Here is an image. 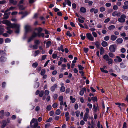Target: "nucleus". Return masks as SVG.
I'll return each instance as SVG.
<instances>
[{"mask_svg": "<svg viewBox=\"0 0 128 128\" xmlns=\"http://www.w3.org/2000/svg\"><path fill=\"white\" fill-rule=\"evenodd\" d=\"M52 43L50 41H48L47 42L46 44V48H49L50 46L51 45Z\"/></svg>", "mask_w": 128, "mask_h": 128, "instance_id": "nucleus-23", "label": "nucleus"}, {"mask_svg": "<svg viewBox=\"0 0 128 128\" xmlns=\"http://www.w3.org/2000/svg\"><path fill=\"white\" fill-rule=\"evenodd\" d=\"M50 93V92L48 90H46L44 92V94L46 96L48 95Z\"/></svg>", "mask_w": 128, "mask_h": 128, "instance_id": "nucleus-46", "label": "nucleus"}, {"mask_svg": "<svg viewBox=\"0 0 128 128\" xmlns=\"http://www.w3.org/2000/svg\"><path fill=\"white\" fill-rule=\"evenodd\" d=\"M0 54L1 55H2L4 54L5 56H6V53L4 52V50H0Z\"/></svg>", "mask_w": 128, "mask_h": 128, "instance_id": "nucleus-31", "label": "nucleus"}, {"mask_svg": "<svg viewBox=\"0 0 128 128\" xmlns=\"http://www.w3.org/2000/svg\"><path fill=\"white\" fill-rule=\"evenodd\" d=\"M86 37L89 40H90V41H93L94 40V38L90 33H87L86 34Z\"/></svg>", "mask_w": 128, "mask_h": 128, "instance_id": "nucleus-5", "label": "nucleus"}, {"mask_svg": "<svg viewBox=\"0 0 128 128\" xmlns=\"http://www.w3.org/2000/svg\"><path fill=\"white\" fill-rule=\"evenodd\" d=\"M70 99L72 103H74L76 100V99L75 98H73L72 96H70Z\"/></svg>", "mask_w": 128, "mask_h": 128, "instance_id": "nucleus-25", "label": "nucleus"}, {"mask_svg": "<svg viewBox=\"0 0 128 128\" xmlns=\"http://www.w3.org/2000/svg\"><path fill=\"white\" fill-rule=\"evenodd\" d=\"M57 56V55L56 54H53L52 55V57L53 59H55Z\"/></svg>", "mask_w": 128, "mask_h": 128, "instance_id": "nucleus-58", "label": "nucleus"}, {"mask_svg": "<svg viewBox=\"0 0 128 128\" xmlns=\"http://www.w3.org/2000/svg\"><path fill=\"white\" fill-rule=\"evenodd\" d=\"M116 45L115 46L113 45H110L109 48L110 51L111 52H114L116 49Z\"/></svg>", "mask_w": 128, "mask_h": 128, "instance_id": "nucleus-4", "label": "nucleus"}, {"mask_svg": "<svg viewBox=\"0 0 128 128\" xmlns=\"http://www.w3.org/2000/svg\"><path fill=\"white\" fill-rule=\"evenodd\" d=\"M104 48L103 47H101L100 48V54L101 55H102L104 53Z\"/></svg>", "mask_w": 128, "mask_h": 128, "instance_id": "nucleus-35", "label": "nucleus"}, {"mask_svg": "<svg viewBox=\"0 0 128 128\" xmlns=\"http://www.w3.org/2000/svg\"><path fill=\"white\" fill-rule=\"evenodd\" d=\"M0 60L1 62H3L6 60V58L4 56H1L0 58Z\"/></svg>", "mask_w": 128, "mask_h": 128, "instance_id": "nucleus-9", "label": "nucleus"}, {"mask_svg": "<svg viewBox=\"0 0 128 128\" xmlns=\"http://www.w3.org/2000/svg\"><path fill=\"white\" fill-rule=\"evenodd\" d=\"M38 36L40 37L42 36L43 37L44 36V33L41 32L37 33Z\"/></svg>", "mask_w": 128, "mask_h": 128, "instance_id": "nucleus-20", "label": "nucleus"}, {"mask_svg": "<svg viewBox=\"0 0 128 128\" xmlns=\"http://www.w3.org/2000/svg\"><path fill=\"white\" fill-rule=\"evenodd\" d=\"M47 55L46 54L42 56V60H44L46 57Z\"/></svg>", "mask_w": 128, "mask_h": 128, "instance_id": "nucleus-59", "label": "nucleus"}, {"mask_svg": "<svg viewBox=\"0 0 128 128\" xmlns=\"http://www.w3.org/2000/svg\"><path fill=\"white\" fill-rule=\"evenodd\" d=\"M70 89L69 88H68L66 89L65 92L66 94H68L70 92Z\"/></svg>", "mask_w": 128, "mask_h": 128, "instance_id": "nucleus-49", "label": "nucleus"}, {"mask_svg": "<svg viewBox=\"0 0 128 128\" xmlns=\"http://www.w3.org/2000/svg\"><path fill=\"white\" fill-rule=\"evenodd\" d=\"M112 52H110L108 53V54L110 57L113 58L114 57V55L112 53Z\"/></svg>", "mask_w": 128, "mask_h": 128, "instance_id": "nucleus-42", "label": "nucleus"}, {"mask_svg": "<svg viewBox=\"0 0 128 128\" xmlns=\"http://www.w3.org/2000/svg\"><path fill=\"white\" fill-rule=\"evenodd\" d=\"M40 51L39 50H38L34 52L35 54L34 56H37L38 54L40 53Z\"/></svg>", "mask_w": 128, "mask_h": 128, "instance_id": "nucleus-47", "label": "nucleus"}, {"mask_svg": "<svg viewBox=\"0 0 128 128\" xmlns=\"http://www.w3.org/2000/svg\"><path fill=\"white\" fill-rule=\"evenodd\" d=\"M35 30H37L38 31V32H41L43 30V29L42 28L40 27H39L38 28H35Z\"/></svg>", "mask_w": 128, "mask_h": 128, "instance_id": "nucleus-15", "label": "nucleus"}, {"mask_svg": "<svg viewBox=\"0 0 128 128\" xmlns=\"http://www.w3.org/2000/svg\"><path fill=\"white\" fill-rule=\"evenodd\" d=\"M114 69L116 70L118 72H120V69L116 65H115Z\"/></svg>", "mask_w": 128, "mask_h": 128, "instance_id": "nucleus-21", "label": "nucleus"}, {"mask_svg": "<svg viewBox=\"0 0 128 128\" xmlns=\"http://www.w3.org/2000/svg\"><path fill=\"white\" fill-rule=\"evenodd\" d=\"M93 108L94 109V111L95 112H96L97 110V108L95 104H94L93 105Z\"/></svg>", "mask_w": 128, "mask_h": 128, "instance_id": "nucleus-39", "label": "nucleus"}, {"mask_svg": "<svg viewBox=\"0 0 128 128\" xmlns=\"http://www.w3.org/2000/svg\"><path fill=\"white\" fill-rule=\"evenodd\" d=\"M39 94V96L40 97H42L44 94V90H41Z\"/></svg>", "mask_w": 128, "mask_h": 128, "instance_id": "nucleus-33", "label": "nucleus"}, {"mask_svg": "<svg viewBox=\"0 0 128 128\" xmlns=\"http://www.w3.org/2000/svg\"><path fill=\"white\" fill-rule=\"evenodd\" d=\"M115 28V26L114 25H111L108 28V30H112L114 29Z\"/></svg>", "mask_w": 128, "mask_h": 128, "instance_id": "nucleus-32", "label": "nucleus"}, {"mask_svg": "<svg viewBox=\"0 0 128 128\" xmlns=\"http://www.w3.org/2000/svg\"><path fill=\"white\" fill-rule=\"evenodd\" d=\"M6 3V1L5 0L0 1V4H4Z\"/></svg>", "mask_w": 128, "mask_h": 128, "instance_id": "nucleus-55", "label": "nucleus"}, {"mask_svg": "<svg viewBox=\"0 0 128 128\" xmlns=\"http://www.w3.org/2000/svg\"><path fill=\"white\" fill-rule=\"evenodd\" d=\"M40 84L39 82H36L34 86V88H38Z\"/></svg>", "mask_w": 128, "mask_h": 128, "instance_id": "nucleus-27", "label": "nucleus"}, {"mask_svg": "<svg viewBox=\"0 0 128 128\" xmlns=\"http://www.w3.org/2000/svg\"><path fill=\"white\" fill-rule=\"evenodd\" d=\"M33 49H36L38 48V45L36 44H34L32 46Z\"/></svg>", "mask_w": 128, "mask_h": 128, "instance_id": "nucleus-57", "label": "nucleus"}, {"mask_svg": "<svg viewBox=\"0 0 128 128\" xmlns=\"http://www.w3.org/2000/svg\"><path fill=\"white\" fill-rule=\"evenodd\" d=\"M34 39L37 36H38L37 33L35 32H33L31 36Z\"/></svg>", "mask_w": 128, "mask_h": 128, "instance_id": "nucleus-24", "label": "nucleus"}, {"mask_svg": "<svg viewBox=\"0 0 128 128\" xmlns=\"http://www.w3.org/2000/svg\"><path fill=\"white\" fill-rule=\"evenodd\" d=\"M83 34H80V36L81 37V38L82 40H84L86 38V36H85V35H84V36H83Z\"/></svg>", "mask_w": 128, "mask_h": 128, "instance_id": "nucleus-51", "label": "nucleus"}, {"mask_svg": "<svg viewBox=\"0 0 128 128\" xmlns=\"http://www.w3.org/2000/svg\"><path fill=\"white\" fill-rule=\"evenodd\" d=\"M2 128H4L7 125V123L6 120H4L2 121Z\"/></svg>", "mask_w": 128, "mask_h": 128, "instance_id": "nucleus-11", "label": "nucleus"}, {"mask_svg": "<svg viewBox=\"0 0 128 128\" xmlns=\"http://www.w3.org/2000/svg\"><path fill=\"white\" fill-rule=\"evenodd\" d=\"M126 67L125 64L122 62L120 63V67L121 68H124Z\"/></svg>", "mask_w": 128, "mask_h": 128, "instance_id": "nucleus-26", "label": "nucleus"}, {"mask_svg": "<svg viewBox=\"0 0 128 128\" xmlns=\"http://www.w3.org/2000/svg\"><path fill=\"white\" fill-rule=\"evenodd\" d=\"M116 58L118 59V62H120L122 61V59L119 56H116Z\"/></svg>", "mask_w": 128, "mask_h": 128, "instance_id": "nucleus-36", "label": "nucleus"}, {"mask_svg": "<svg viewBox=\"0 0 128 128\" xmlns=\"http://www.w3.org/2000/svg\"><path fill=\"white\" fill-rule=\"evenodd\" d=\"M60 110L58 109L56 112V114L57 115H59L60 113Z\"/></svg>", "mask_w": 128, "mask_h": 128, "instance_id": "nucleus-44", "label": "nucleus"}, {"mask_svg": "<svg viewBox=\"0 0 128 128\" xmlns=\"http://www.w3.org/2000/svg\"><path fill=\"white\" fill-rule=\"evenodd\" d=\"M105 10V8L103 7H100V10L101 12L104 11Z\"/></svg>", "mask_w": 128, "mask_h": 128, "instance_id": "nucleus-56", "label": "nucleus"}, {"mask_svg": "<svg viewBox=\"0 0 128 128\" xmlns=\"http://www.w3.org/2000/svg\"><path fill=\"white\" fill-rule=\"evenodd\" d=\"M52 108V106L51 105L47 106L46 108V109L48 110H50Z\"/></svg>", "mask_w": 128, "mask_h": 128, "instance_id": "nucleus-53", "label": "nucleus"}, {"mask_svg": "<svg viewBox=\"0 0 128 128\" xmlns=\"http://www.w3.org/2000/svg\"><path fill=\"white\" fill-rule=\"evenodd\" d=\"M101 44L104 47H105L108 46L107 42L105 41H102V42Z\"/></svg>", "mask_w": 128, "mask_h": 128, "instance_id": "nucleus-17", "label": "nucleus"}, {"mask_svg": "<svg viewBox=\"0 0 128 128\" xmlns=\"http://www.w3.org/2000/svg\"><path fill=\"white\" fill-rule=\"evenodd\" d=\"M20 26V25L15 24H12L11 23V24L10 25V28H18L19 27V26Z\"/></svg>", "mask_w": 128, "mask_h": 128, "instance_id": "nucleus-8", "label": "nucleus"}, {"mask_svg": "<svg viewBox=\"0 0 128 128\" xmlns=\"http://www.w3.org/2000/svg\"><path fill=\"white\" fill-rule=\"evenodd\" d=\"M10 42V40L8 38H7L5 40V42L6 43Z\"/></svg>", "mask_w": 128, "mask_h": 128, "instance_id": "nucleus-41", "label": "nucleus"}, {"mask_svg": "<svg viewBox=\"0 0 128 128\" xmlns=\"http://www.w3.org/2000/svg\"><path fill=\"white\" fill-rule=\"evenodd\" d=\"M76 116L77 117H78L79 116L80 112V111L77 110L76 112Z\"/></svg>", "mask_w": 128, "mask_h": 128, "instance_id": "nucleus-63", "label": "nucleus"}, {"mask_svg": "<svg viewBox=\"0 0 128 128\" xmlns=\"http://www.w3.org/2000/svg\"><path fill=\"white\" fill-rule=\"evenodd\" d=\"M66 35L69 37H71L72 36V35L70 33V31H69L67 32Z\"/></svg>", "mask_w": 128, "mask_h": 128, "instance_id": "nucleus-43", "label": "nucleus"}, {"mask_svg": "<svg viewBox=\"0 0 128 128\" xmlns=\"http://www.w3.org/2000/svg\"><path fill=\"white\" fill-rule=\"evenodd\" d=\"M100 121H98V122L97 126L98 128H100Z\"/></svg>", "mask_w": 128, "mask_h": 128, "instance_id": "nucleus-62", "label": "nucleus"}, {"mask_svg": "<svg viewBox=\"0 0 128 128\" xmlns=\"http://www.w3.org/2000/svg\"><path fill=\"white\" fill-rule=\"evenodd\" d=\"M86 88L85 87H84L82 88L79 94L81 96L83 95L84 92H86Z\"/></svg>", "mask_w": 128, "mask_h": 128, "instance_id": "nucleus-6", "label": "nucleus"}, {"mask_svg": "<svg viewBox=\"0 0 128 128\" xmlns=\"http://www.w3.org/2000/svg\"><path fill=\"white\" fill-rule=\"evenodd\" d=\"M95 44L97 48L98 49L100 48V42L98 41H96L95 43Z\"/></svg>", "mask_w": 128, "mask_h": 128, "instance_id": "nucleus-18", "label": "nucleus"}, {"mask_svg": "<svg viewBox=\"0 0 128 128\" xmlns=\"http://www.w3.org/2000/svg\"><path fill=\"white\" fill-rule=\"evenodd\" d=\"M57 85L56 84H54L53 86L51 87L50 89L53 92H54L55 90V88H57Z\"/></svg>", "mask_w": 128, "mask_h": 128, "instance_id": "nucleus-10", "label": "nucleus"}, {"mask_svg": "<svg viewBox=\"0 0 128 128\" xmlns=\"http://www.w3.org/2000/svg\"><path fill=\"white\" fill-rule=\"evenodd\" d=\"M91 99V100H92L94 102H97L98 101L97 98L96 96L92 97Z\"/></svg>", "mask_w": 128, "mask_h": 128, "instance_id": "nucleus-22", "label": "nucleus"}, {"mask_svg": "<svg viewBox=\"0 0 128 128\" xmlns=\"http://www.w3.org/2000/svg\"><path fill=\"white\" fill-rule=\"evenodd\" d=\"M65 1L66 2L67 1V4L69 6H70L71 5V2L69 0H65Z\"/></svg>", "mask_w": 128, "mask_h": 128, "instance_id": "nucleus-38", "label": "nucleus"}, {"mask_svg": "<svg viewBox=\"0 0 128 128\" xmlns=\"http://www.w3.org/2000/svg\"><path fill=\"white\" fill-rule=\"evenodd\" d=\"M20 26H19L18 28H16V30L15 31V32L16 33H19L20 32Z\"/></svg>", "mask_w": 128, "mask_h": 128, "instance_id": "nucleus-45", "label": "nucleus"}, {"mask_svg": "<svg viewBox=\"0 0 128 128\" xmlns=\"http://www.w3.org/2000/svg\"><path fill=\"white\" fill-rule=\"evenodd\" d=\"M103 58L106 60V62H108V64L110 65L112 63L113 60L112 59L110 58L107 54L104 55L103 57Z\"/></svg>", "mask_w": 128, "mask_h": 128, "instance_id": "nucleus-1", "label": "nucleus"}, {"mask_svg": "<svg viewBox=\"0 0 128 128\" xmlns=\"http://www.w3.org/2000/svg\"><path fill=\"white\" fill-rule=\"evenodd\" d=\"M80 11L82 13L86 12V9L84 7H81L80 8Z\"/></svg>", "mask_w": 128, "mask_h": 128, "instance_id": "nucleus-19", "label": "nucleus"}, {"mask_svg": "<svg viewBox=\"0 0 128 128\" xmlns=\"http://www.w3.org/2000/svg\"><path fill=\"white\" fill-rule=\"evenodd\" d=\"M117 38V36L114 34L110 36L111 40L112 41H114Z\"/></svg>", "mask_w": 128, "mask_h": 128, "instance_id": "nucleus-16", "label": "nucleus"}, {"mask_svg": "<svg viewBox=\"0 0 128 128\" xmlns=\"http://www.w3.org/2000/svg\"><path fill=\"white\" fill-rule=\"evenodd\" d=\"M10 12H9L7 13H4V16H4L3 17V19H8L9 17V16L10 15Z\"/></svg>", "mask_w": 128, "mask_h": 128, "instance_id": "nucleus-7", "label": "nucleus"}, {"mask_svg": "<svg viewBox=\"0 0 128 128\" xmlns=\"http://www.w3.org/2000/svg\"><path fill=\"white\" fill-rule=\"evenodd\" d=\"M11 23L8 20V21L6 22V24L7 26H10Z\"/></svg>", "mask_w": 128, "mask_h": 128, "instance_id": "nucleus-60", "label": "nucleus"}, {"mask_svg": "<svg viewBox=\"0 0 128 128\" xmlns=\"http://www.w3.org/2000/svg\"><path fill=\"white\" fill-rule=\"evenodd\" d=\"M126 17V16L125 15L122 14L120 18L118 19V20L121 23L124 22L125 21V19Z\"/></svg>", "mask_w": 128, "mask_h": 128, "instance_id": "nucleus-3", "label": "nucleus"}, {"mask_svg": "<svg viewBox=\"0 0 128 128\" xmlns=\"http://www.w3.org/2000/svg\"><path fill=\"white\" fill-rule=\"evenodd\" d=\"M19 9L21 10H24L25 8L24 7L23 5H20L19 4L18 5Z\"/></svg>", "mask_w": 128, "mask_h": 128, "instance_id": "nucleus-28", "label": "nucleus"}, {"mask_svg": "<svg viewBox=\"0 0 128 128\" xmlns=\"http://www.w3.org/2000/svg\"><path fill=\"white\" fill-rule=\"evenodd\" d=\"M109 37L108 36H106L104 38V40H105L108 41L109 39Z\"/></svg>", "mask_w": 128, "mask_h": 128, "instance_id": "nucleus-54", "label": "nucleus"}, {"mask_svg": "<svg viewBox=\"0 0 128 128\" xmlns=\"http://www.w3.org/2000/svg\"><path fill=\"white\" fill-rule=\"evenodd\" d=\"M58 106V104L56 103H54L52 105V107L54 108H56Z\"/></svg>", "mask_w": 128, "mask_h": 128, "instance_id": "nucleus-64", "label": "nucleus"}, {"mask_svg": "<svg viewBox=\"0 0 128 128\" xmlns=\"http://www.w3.org/2000/svg\"><path fill=\"white\" fill-rule=\"evenodd\" d=\"M38 63L37 62H35L32 64V66L34 68H36L38 65Z\"/></svg>", "mask_w": 128, "mask_h": 128, "instance_id": "nucleus-30", "label": "nucleus"}, {"mask_svg": "<svg viewBox=\"0 0 128 128\" xmlns=\"http://www.w3.org/2000/svg\"><path fill=\"white\" fill-rule=\"evenodd\" d=\"M118 12L116 11H114L113 12L112 14V15L114 16H115L116 15H118Z\"/></svg>", "mask_w": 128, "mask_h": 128, "instance_id": "nucleus-48", "label": "nucleus"}, {"mask_svg": "<svg viewBox=\"0 0 128 128\" xmlns=\"http://www.w3.org/2000/svg\"><path fill=\"white\" fill-rule=\"evenodd\" d=\"M35 119L34 118H33L32 120H31L30 123V126H31L32 125V124L35 121Z\"/></svg>", "mask_w": 128, "mask_h": 128, "instance_id": "nucleus-52", "label": "nucleus"}, {"mask_svg": "<svg viewBox=\"0 0 128 128\" xmlns=\"http://www.w3.org/2000/svg\"><path fill=\"white\" fill-rule=\"evenodd\" d=\"M46 72V70L45 69H42L40 72V74L42 76L44 75Z\"/></svg>", "mask_w": 128, "mask_h": 128, "instance_id": "nucleus-37", "label": "nucleus"}, {"mask_svg": "<svg viewBox=\"0 0 128 128\" xmlns=\"http://www.w3.org/2000/svg\"><path fill=\"white\" fill-rule=\"evenodd\" d=\"M65 90V88L64 86H61L60 88V91L61 92H64Z\"/></svg>", "mask_w": 128, "mask_h": 128, "instance_id": "nucleus-34", "label": "nucleus"}, {"mask_svg": "<svg viewBox=\"0 0 128 128\" xmlns=\"http://www.w3.org/2000/svg\"><path fill=\"white\" fill-rule=\"evenodd\" d=\"M83 49L84 52L86 53H87L88 51V48H84Z\"/></svg>", "mask_w": 128, "mask_h": 128, "instance_id": "nucleus-50", "label": "nucleus"}, {"mask_svg": "<svg viewBox=\"0 0 128 128\" xmlns=\"http://www.w3.org/2000/svg\"><path fill=\"white\" fill-rule=\"evenodd\" d=\"M123 41V40L121 38H119L117 39L116 40V42L118 44L122 43Z\"/></svg>", "mask_w": 128, "mask_h": 128, "instance_id": "nucleus-12", "label": "nucleus"}, {"mask_svg": "<svg viewBox=\"0 0 128 128\" xmlns=\"http://www.w3.org/2000/svg\"><path fill=\"white\" fill-rule=\"evenodd\" d=\"M110 20V19L109 18H108L106 19L104 21V22L105 23H107Z\"/></svg>", "mask_w": 128, "mask_h": 128, "instance_id": "nucleus-61", "label": "nucleus"}, {"mask_svg": "<svg viewBox=\"0 0 128 128\" xmlns=\"http://www.w3.org/2000/svg\"><path fill=\"white\" fill-rule=\"evenodd\" d=\"M38 126V122L36 121L34 123V125H32L30 127L32 128H36V127H37Z\"/></svg>", "mask_w": 128, "mask_h": 128, "instance_id": "nucleus-14", "label": "nucleus"}, {"mask_svg": "<svg viewBox=\"0 0 128 128\" xmlns=\"http://www.w3.org/2000/svg\"><path fill=\"white\" fill-rule=\"evenodd\" d=\"M25 35L24 37V38H26V34L29 32H31L32 31V29L30 26L29 25H26L25 27Z\"/></svg>", "mask_w": 128, "mask_h": 128, "instance_id": "nucleus-2", "label": "nucleus"}, {"mask_svg": "<svg viewBox=\"0 0 128 128\" xmlns=\"http://www.w3.org/2000/svg\"><path fill=\"white\" fill-rule=\"evenodd\" d=\"M4 29L3 28L2 26L0 25V35L2 34L3 33Z\"/></svg>", "mask_w": 128, "mask_h": 128, "instance_id": "nucleus-13", "label": "nucleus"}, {"mask_svg": "<svg viewBox=\"0 0 128 128\" xmlns=\"http://www.w3.org/2000/svg\"><path fill=\"white\" fill-rule=\"evenodd\" d=\"M34 43L38 45L40 43V42L39 40H35Z\"/></svg>", "mask_w": 128, "mask_h": 128, "instance_id": "nucleus-40", "label": "nucleus"}, {"mask_svg": "<svg viewBox=\"0 0 128 128\" xmlns=\"http://www.w3.org/2000/svg\"><path fill=\"white\" fill-rule=\"evenodd\" d=\"M78 70H82L84 69V67L80 65H78Z\"/></svg>", "mask_w": 128, "mask_h": 128, "instance_id": "nucleus-29", "label": "nucleus"}]
</instances>
